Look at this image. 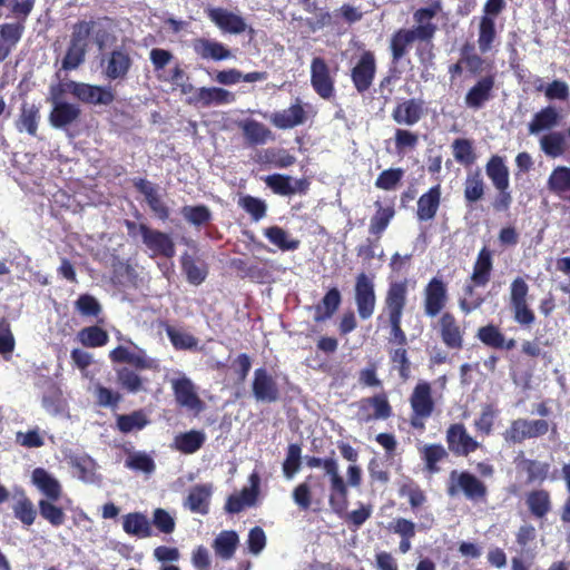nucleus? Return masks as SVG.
I'll return each instance as SVG.
<instances>
[{
    "mask_svg": "<svg viewBox=\"0 0 570 570\" xmlns=\"http://www.w3.org/2000/svg\"><path fill=\"white\" fill-rule=\"evenodd\" d=\"M311 468L322 466L330 479V504L332 509L342 513L347 509V485L340 474L338 464L334 459L322 460L312 458L307 462Z\"/></svg>",
    "mask_w": 570,
    "mask_h": 570,
    "instance_id": "nucleus-2",
    "label": "nucleus"
},
{
    "mask_svg": "<svg viewBox=\"0 0 570 570\" xmlns=\"http://www.w3.org/2000/svg\"><path fill=\"white\" fill-rule=\"evenodd\" d=\"M39 108L35 105H22L21 114L17 121L19 131L26 130L29 135L35 136L38 129Z\"/></svg>",
    "mask_w": 570,
    "mask_h": 570,
    "instance_id": "nucleus-48",
    "label": "nucleus"
},
{
    "mask_svg": "<svg viewBox=\"0 0 570 570\" xmlns=\"http://www.w3.org/2000/svg\"><path fill=\"white\" fill-rule=\"evenodd\" d=\"M252 390L254 397L259 402H275L279 395L275 380L265 368L255 370Z\"/></svg>",
    "mask_w": 570,
    "mask_h": 570,
    "instance_id": "nucleus-19",
    "label": "nucleus"
},
{
    "mask_svg": "<svg viewBox=\"0 0 570 570\" xmlns=\"http://www.w3.org/2000/svg\"><path fill=\"white\" fill-rule=\"evenodd\" d=\"M118 383L130 393H137L142 390L141 377L130 368L122 367L117 371Z\"/></svg>",
    "mask_w": 570,
    "mask_h": 570,
    "instance_id": "nucleus-61",
    "label": "nucleus"
},
{
    "mask_svg": "<svg viewBox=\"0 0 570 570\" xmlns=\"http://www.w3.org/2000/svg\"><path fill=\"white\" fill-rule=\"evenodd\" d=\"M236 96L220 87H200L187 99L189 105L199 107L223 106L233 104Z\"/></svg>",
    "mask_w": 570,
    "mask_h": 570,
    "instance_id": "nucleus-12",
    "label": "nucleus"
},
{
    "mask_svg": "<svg viewBox=\"0 0 570 570\" xmlns=\"http://www.w3.org/2000/svg\"><path fill=\"white\" fill-rule=\"evenodd\" d=\"M60 91L58 87H52L50 90L52 110L49 115V121L55 128H65L71 125L78 119L81 112L78 105L62 101Z\"/></svg>",
    "mask_w": 570,
    "mask_h": 570,
    "instance_id": "nucleus-8",
    "label": "nucleus"
},
{
    "mask_svg": "<svg viewBox=\"0 0 570 570\" xmlns=\"http://www.w3.org/2000/svg\"><path fill=\"white\" fill-rule=\"evenodd\" d=\"M32 484L45 497L42 500L59 501L63 490L59 480L42 468H37L31 474Z\"/></svg>",
    "mask_w": 570,
    "mask_h": 570,
    "instance_id": "nucleus-18",
    "label": "nucleus"
},
{
    "mask_svg": "<svg viewBox=\"0 0 570 570\" xmlns=\"http://www.w3.org/2000/svg\"><path fill=\"white\" fill-rule=\"evenodd\" d=\"M497 39L495 22L482 17L479 26L478 46L482 53L490 51Z\"/></svg>",
    "mask_w": 570,
    "mask_h": 570,
    "instance_id": "nucleus-49",
    "label": "nucleus"
},
{
    "mask_svg": "<svg viewBox=\"0 0 570 570\" xmlns=\"http://www.w3.org/2000/svg\"><path fill=\"white\" fill-rule=\"evenodd\" d=\"M238 541L235 531H222L214 540L213 548L218 557L227 560L234 556Z\"/></svg>",
    "mask_w": 570,
    "mask_h": 570,
    "instance_id": "nucleus-44",
    "label": "nucleus"
},
{
    "mask_svg": "<svg viewBox=\"0 0 570 570\" xmlns=\"http://www.w3.org/2000/svg\"><path fill=\"white\" fill-rule=\"evenodd\" d=\"M249 487H245L239 493L228 497L225 509L229 513H238L245 508L256 504L259 494L261 479L257 472H253L248 478Z\"/></svg>",
    "mask_w": 570,
    "mask_h": 570,
    "instance_id": "nucleus-11",
    "label": "nucleus"
},
{
    "mask_svg": "<svg viewBox=\"0 0 570 570\" xmlns=\"http://www.w3.org/2000/svg\"><path fill=\"white\" fill-rule=\"evenodd\" d=\"M264 236L268 242L283 252L295 250L299 246V240L293 238L288 232L279 226H271L264 229Z\"/></svg>",
    "mask_w": 570,
    "mask_h": 570,
    "instance_id": "nucleus-40",
    "label": "nucleus"
},
{
    "mask_svg": "<svg viewBox=\"0 0 570 570\" xmlns=\"http://www.w3.org/2000/svg\"><path fill=\"white\" fill-rule=\"evenodd\" d=\"M448 301L446 285L438 277H433L424 288V312L428 316H436Z\"/></svg>",
    "mask_w": 570,
    "mask_h": 570,
    "instance_id": "nucleus-15",
    "label": "nucleus"
},
{
    "mask_svg": "<svg viewBox=\"0 0 570 570\" xmlns=\"http://www.w3.org/2000/svg\"><path fill=\"white\" fill-rule=\"evenodd\" d=\"M305 120L306 112L299 101L271 116L272 124L279 129L294 128L304 124Z\"/></svg>",
    "mask_w": 570,
    "mask_h": 570,
    "instance_id": "nucleus-25",
    "label": "nucleus"
},
{
    "mask_svg": "<svg viewBox=\"0 0 570 570\" xmlns=\"http://www.w3.org/2000/svg\"><path fill=\"white\" fill-rule=\"evenodd\" d=\"M131 66L129 55L124 50H114L106 59L105 75L109 79L124 78Z\"/></svg>",
    "mask_w": 570,
    "mask_h": 570,
    "instance_id": "nucleus-31",
    "label": "nucleus"
},
{
    "mask_svg": "<svg viewBox=\"0 0 570 570\" xmlns=\"http://www.w3.org/2000/svg\"><path fill=\"white\" fill-rule=\"evenodd\" d=\"M440 333L443 343L450 348L462 345V332L453 315L445 313L440 318Z\"/></svg>",
    "mask_w": 570,
    "mask_h": 570,
    "instance_id": "nucleus-32",
    "label": "nucleus"
},
{
    "mask_svg": "<svg viewBox=\"0 0 570 570\" xmlns=\"http://www.w3.org/2000/svg\"><path fill=\"white\" fill-rule=\"evenodd\" d=\"M484 195V181L480 171L471 173L464 181V198L468 203H476Z\"/></svg>",
    "mask_w": 570,
    "mask_h": 570,
    "instance_id": "nucleus-50",
    "label": "nucleus"
},
{
    "mask_svg": "<svg viewBox=\"0 0 570 570\" xmlns=\"http://www.w3.org/2000/svg\"><path fill=\"white\" fill-rule=\"evenodd\" d=\"M527 505L535 518L546 517L551 510L550 494L546 490H534L527 494Z\"/></svg>",
    "mask_w": 570,
    "mask_h": 570,
    "instance_id": "nucleus-42",
    "label": "nucleus"
},
{
    "mask_svg": "<svg viewBox=\"0 0 570 570\" xmlns=\"http://www.w3.org/2000/svg\"><path fill=\"white\" fill-rule=\"evenodd\" d=\"M124 531L138 538H149L153 534L148 518L140 512L128 513L122 521Z\"/></svg>",
    "mask_w": 570,
    "mask_h": 570,
    "instance_id": "nucleus-35",
    "label": "nucleus"
},
{
    "mask_svg": "<svg viewBox=\"0 0 570 570\" xmlns=\"http://www.w3.org/2000/svg\"><path fill=\"white\" fill-rule=\"evenodd\" d=\"M355 303L357 313L362 320H368L376 305L375 285L373 276L361 273L355 282Z\"/></svg>",
    "mask_w": 570,
    "mask_h": 570,
    "instance_id": "nucleus-7",
    "label": "nucleus"
},
{
    "mask_svg": "<svg viewBox=\"0 0 570 570\" xmlns=\"http://www.w3.org/2000/svg\"><path fill=\"white\" fill-rule=\"evenodd\" d=\"M126 466L145 473H151L155 470L154 460L144 452H132L129 453L126 462Z\"/></svg>",
    "mask_w": 570,
    "mask_h": 570,
    "instance_id": "nucleus-59",
    "label": "nucleus"
},
{
    "mask_svg": "<svg viewBox=\"0 0 570 570\" xmlns=\"http://www.w3.org/2000/svg\"><path fill=\"white\" fill-rule=\"evenodd\" d=\"M341 303V294L337 288L330 289L322 299V303L316 306L315 321L322 322L330 318L338 308Z\"/></svg>",
    "mask_w": 570,
    "mask_h": 570,
    "instance_id": "nucleus-47",
    "label": "nucleus"
},
{
    "mask_svg": "<svg viewBox=\"0 0 570 570\" xmlns=\"http://www.w3.org/2000/svg\"><path fill=\"white\" fill-rule=\"evenodd\" d=\"M393 216V208L380 207L371 219L370 233L380 236L386 229Z\"/></svg>",
    "mask_w": 570,
    "mask_h": 570,
    "instance_id": "nucleus-63",
    "label": "nucleus"
},
{
    "mask_svg": "<svg viewBox=\"0 0 570 570\" xmlns=\"http://www.w3.org/2000/svg\"><path fill=\"white\" fill-rule=\"evenodd\" d=\"M559 114L553 107H547L537 112L529 124V132L538 135L541 131L550 130L559 124Z\"/></svg>",
    "mask_w": 570,
    "mask_h": 570,
    "instance_id": "nucleus-41",
    "label": "nucleus"
},
{
    "mask_svg": "<svg viewBox=\"0 0 570 570\" xmlns=\"http://www.w3.org/2000/svg\"><path fill=\"white\" fill-rule=\"evenodd\" d=\"M205 435L198 431H189L175 438V446L183 453H194L203 445Z\"/></svg>",
    "mask_w": 570,
    "mask_h": 570,
    "instance_id": "nucleus-52",
    "label": "nucleus"
},
{
    "mask_svg": "<svg viewBox=\"0 0 570 570\" xmlns=\"http://www.w3.org/2000/svg\"><path fill=\"white\" fill-rule=\"evenodd\" d=\"M194 52L202 59L215 61L226 60L232 57L230 50L222 42L207 38H196L191 41Z\"/></svg>",
    "mask_w": 570,
    "mask_h": 570,
    "instance_id": "nucleus-22",
    "label": "nucleus"
},
{
    "mask_svg": "<svg viewBox=\"0 0 570 570\" xmlns=\"http://www.w3.org/2000/svg\"><path fill=\"white\" fill-rule=\"evenodd\" d=\"M446 442L454 454L464 456L480 446V443L468 433L463 424H452L448 429Z\"/></svg>",
    "mask_w": 570,
    "mask_h": 570,
    "instance_id": "nucleus-17",
    "label": "nucleus"
},
{
    "mask_svg": "<svg viewBox=\"0 0 570 570\" xmlns=\"http://www.w3.org/2000/svg\"><path fill=\"white\" fill-rule=\"evenodd\" d=\"M166 332L171 344L177 350H190L197 346V338L186 331L168 327Z\"/></svg>",
    "mask_w": 570,
    "mask_h": 570,
    "instance_id": "nucleus-56",
    "label": "nucleus"
},
{
    "mask_svg": "<svg viewBox=\"0 0 570 570\" xmlns=\"http://www.w3.org/2000/svg\"><path fill=\"white\" fill-rule=\"evenodd\" d=\"M375 75V58L371 51H365L352 70V80L360 92L367 90Z\"/></svg>",
    "mask_w": 570,
    "mask_h": 570,
    "instance_id": "nucleus-20",
    "label": "nucleus"
},
{
    "mask_svg": "<svg viewBox=\"0 0 570 570\" xmlns=\"http://www.w3.org/2000/svg\"><path fill=\"white\" fill-rule=\"evenodd\" d=\"M497 415L498 410L492 404L484 405L480 416L474 422L476 431L489 435L492 432V426Z\"/></svg>",
    "mask_w": 570,
    "mask_h": 570,
    "instance_id": "nucleus-64",
    "label": "nucleus"
},
{
    "mask_svg": "<svg viewBox=\"0 0 570 570\" xmlns=\"http://www.w3.org/2000/svg\"><path fill=\"white\" fill-rule=\"evenodd\" d=\"M42 405L50 414H59L63 412L66 402L62 397V392L56 386H50L43 395Z\"/></svg>",
    "mask_w": 570,
    "mask_h": 570,
    "instance_id": "nucleus-57",
    "label": "nucleus"
},
{
    "mask_svg": "<svg viewBox=\"0 0 570 570\" xmlns=\"http://www.w3.org/2000/svg\"><path fill=\"white\" fill-rule=\"evenodd\" d=\"M212 493V484H197L190 489L184 501V507L193 513L205 515L209 511Z\"/></svg>",
    "mask_w": 570,
    "mask_h": 570,
    "instance_id": "nucleus-24",
    "label": "nucleus"
},
{
    "mask_svg": "<svg viewBox=\"0 0 570 570\" xmlns=\"http://www.w3.org/2000/svg\"><path fill=\"white\" fill-rule=\"evenodd\" d=\"M407 302V281H394L389 284L385 293L383 309L377 320H387L391 326V336L400 345L405 344L406 336L401 328L403 311Z\"/></svg>",
    "mask_w": 570,
    "mask_h": 570,
    "instance_id": "nucleus-1",
    "label": "nucleus"
},
{
    "mask_svg": "<svg viewBox=\"0 0 570 570\" xmlns=\"http://www.w3.org/2000/svg\"><path fill=\"white\" fill-rule=\"evenodd\" d=\"M424 104L420 99H405L396 105L392 112L393 120L399 125L413 126L423 116Z\"/></svg>",
    "mask_w": 570,
    "mask_h": 570,
    "instance_id": "nucleus-21",
    "label": "nucleus"
},
{
    "mask_svg": "<svg viewBox=\"0 0 570 570\" xmlns=\"http://www.w3.org/2000/svg\"><path fill=\"white\" fill-rule=\"evenodd\" d=\"M452 151L454 159L464 166L472 165L475 159V153L473 148V142L469 139L458 138L452 144Z\"/></svg>",
    "mask_w": 570,
    "mask_h": 570,
    "instance_id": "nucleus-53",
    "label": "nucleus"
},
{
    "mask_svg": "<svg viewBox=\"0 0 570 570\" xmlns=\"http://www.w3.org/2000/svg\"><path fill=\"white\" fill-rule=\"evenodd\" d=\"M403 176L404 170L402 168L386 169L379 175L375 186L383 190H393L400 184Z\"/></svg>",
    "mask_w": 570,
    "mask_h": 570,
    "instance_id": "nucleus-62",
    "label": "nucleus"
},
{
    "mask_svg": "<svg viewBox=\"0 0 570 570\" xmlns=\"http://www.w3.org/2000/svg\"><path fill=\"white\" fill-rule=\"evenodd\" d=\"M485 173L495 189H509V169L500 156H492L487 166Z\"/></svg>",
    "mask_w": 570,
    "mask_h": 570,
    "instance_id": "nucleus-36",
    "label": "nucleus"
},
{
    "mask_svg": "<svg viewBox=\"0 0 570 570\" xmlns=\"http://www.w3.org/2000/svg\"><path fill=\"white\" fill-rule=\"evenodd\" d=\"M14 517L20 520L24 525H31L37 517V511L33 507V503L26 497L24 493H21L16 503L12 507Z\"/></svg>",
    "mask_w": 570,
    "mask_h": 570,
    "instance_id": "nucleus-51",
    "label": "nucleus"
},
{
    "mask_svg": "<svg viewBox=\"0 0 570 570\" xmlns=\"http://www.w3.org/2000/svg\"><path fill=\"white\" fill-rule=\"evenodd\" d=\"M127 227L132 233L135 229H138L142 243L149 250L150 257L164 256L170 258L175 255V244L168 234H165L157 229H151L145 224H140L137 226L135 223L131 222H127Z\"/></svg>",
    "mask_w": 570,
    "mask_h": 570,
    "instance_id": "nucleus-3",
    "label": "nucleus"
},
{
    "mask_svg": "<svg viewBox=\"0 0 570 570\" xmlns=\"http://www.w3.org/2000/svg\"><path fill=\"white\" fill-rule=\"evenodd\" d=\"M421 38L411 29L402 28L391 38V51L394 61H399L409 51L410 47Z\"/></svg>",
    "mask_w": 570,
    "mask_h": 570,
    "instance_id": "nucleus-33",
    "label": "nucleus"
},
{
    "mask_svg": "<svg viewBox=\"0 0 570 570\" xmlns=\"http://www.w3.org/2000/svg\"><path fill=\"white\" fill-rule=\"evenodd\" d=\"M492 271V254L487 248L483 247L476 257V261L473 266V272L471 275V282L475 286H485L490 281V275Z\"/></svg>",
    "mask_w": 570,
    "mask_h": 570,
    "instance_id": "nucleus-34",
    "label": "nucleus"
},
{
    "mask_svg": "<svg viewBox=\"0 0 570 570\" xmlns=\"http://www.w3.org/2000/svg\"><path fill=\"white\" fill-rule=\"evenodd\" d=\"M321 480L317 476L308 475L306 480L293 490V500L295 504L303 511H306L312 505V492L315 487H321Z\"/></svg>",
    "mask_w": 570,
    "mask_h": 570,
    "instance_id": "nucleus-38",
    "label": "nucleus"
},
{
    "mask_svg": "<svg viewBox=\"0 0 570 570\" xmlns=\"http://www.w3.org/2000/svg\"><path fill=\"white\" fill-rule=\"evenodd\" d=\"M56 501L39 500L38 508L40 515L52 527H60L66 521V514L62 508L55 504Z\"/></svg>",
    "mask_w": 570,
    "mask_h": 570,
    "instance_id": "nucleus-54",
    "label": "nucleus"
},
{
    "mask_svg": "<svg viewBox=\"0 0 570 570\" xmlns=\"http://www.w3.org/2000/svg\"><path fill=\"white\" fill-rule=\"evenodd\" d=\"M548 431L549 423L546 420L518 419L503 432V439L509 443H521L525 439L544 435Z\"/></svg>",
    "mask_w": 570,
    "mask_h": 570,
    "instance_id": "nucleus-6",
    "label": "nucleus"
},
{
    "mask_svg": "<svg viewBox=\"0 0 570 570\" xmlns=\"http://www.w3.org/2000/svg\"><path fill=\"white\" fill-rule=\"evenodd\" d=\"M206 13L210 21L223 32L239 35L247 28L244 18L224 8H207Z\"/></svg>",
    "mask_w": 570,
    "mask_h": 570,
    "instance_id": "nucleus-16",
    "label": "nucleus"
},
{
    "mask_svg": "<svg viewBox=\"0 0 570 570\" xmlns=\"http://www.w3.org/2000/svg\"><path fill=\"white\" fill-rule=\"evenodd\" d=\"M75 473L78 479L86 483H98L100 475L97 472L96 462L89 456H79L73 461Z\"/></svg>",
    "mask_w": 570,
    "mask_h": 570,
    "instance_id": "nucleus-45",
    "label": "nucleus"
},
{
    "mask_svg": "<svg viewBox=\"0 0 570 570\" xmlns=\"http://www.w3.org/2000/svg\"><path fill=\"white\" fill-rule=\"evenodd\" d=\"M311 85L323 99L334 95V78L326 61L321 57L313 58L311 62Z\"/></svg>",
    "mask_w": 570,
    "mask_h": 570,
    "instance_id": "nucleus-9",
    "label": "nucleus"
},
{
    "mask_svg": "<svg viewBox=\"0 0 570 570\" xmlns=\"http://www.w3.org/2000/svg\"><path fill=\"white\" fill-rule=\"evenodd\" d=\"M147 424L148 419L142 411H135L117 417V426L122 433L142 430Z\"/></svg>",
    "mask_w": 570,
    "mask_h": 570,
    "instance_id": "nucleus-55",
    "label": "nucleus"
},
{
    "mask_svg": "<svg viewBox=\"0 0 570 570\" xmlns=\"http://www.w3.org/2000/svg\"><path fill=\"white\" fill-rule=\"evenodd\" d=\"M247 141L252 145H264L272 139V131L262 122L247 119L239 122Z\"/></svg>",
    "mask_w": 570,
    "mask_h": 570,
    "instance_id": "nucleus-39",
    "label": "nucleus"
},
{
    "mask_svg": "<svg viewBox=\"0 0 570 570\" xmlns=\"http://www.w3.org/2000/svg\"><path fill=\"white\" fill-rule=\"evenodd\" d=\"M461 493L471 501H479L485 498L487 487L475 475L453 470L449 478L448 494L456 497Z\"/></svg>",
    "mask_w": 570,
    "mask_h": 570,
    "instance_id": "nucleus-4",
    "label": "nucleus"
},
{
    "mask_svg": "<svg viewBox=\"0 0 570 570\" xmlns=\"http://www.w3.org/2000/svg\"><path fill=\"white\" fill-rule=\"evenodd\" d=\"M135 186L144 194L151 210L161 219L168 217V209L161 202L156 187L148 180L138 179Z\"/></svg>",
    "mask_w": 570,
    "mask_h": 570,
    "instance_id": "nucleus-37",
    "label": "nucleus"
},
{
    "mask_svg": "<svg viewBox=\"0 0 570 570\" xmlns=\"http://www.w3.org/2000/svg\"><path fill=\"white\" fill-rule=\"evenodd\" d=\"M154 527L164 534H170L175 531L176 519L167 510L157 508L153 512Z\"/></svg>",
    "mask_w": 570,
    "mask_h": 570,
    "instance_id": "nucleus-60",
    "label": "nucleus"
},
{
    "mask_svg": "<svg viewBox=\"0 0 570 570\" xmlns=\"http://www.w3.org/2000/svg\"><path fill=\"white\" fill-rule=\"evenodd\" d=\"M65 90L79 101L88 105L108 106L115 99V94L110 87L69 81L65 83Z\"/></svg>",
    "mask_w": 570,
    "mask_h": 570,
    "instance_id": "nucleus-5",
    "label": "nucleus"
},
{
    "mask_svg": "<svg viewBox=\"0 0 570 570\" xmlns=\"http://www.w3.org/2000/svg\"><path fill=\"white\" fill-rule=\"evenodd\" d=\"M494 87L492 76L480 79L466 94L465 104L469 108L479 109L490 100Z\"/></svg>",
    "mask_w": 570,
    "mask_h": 570,
    "instance_id": "nucleus-29",
    "label": "nucleus"
},
{
    "mask_svg": "<svg viewBox=\"0 0 570 570\" xmlns=\"http://www.w3.org/2000/svg\"><path fill=\"white\" fill-rule=\"evenodd\" d=\"M120 341L128 343L132 346V348L120 345L109 353V357L115 363H129L136 367L140 368H151L153 367V360H149L146 355V352L138 347L136 344L132 343L131 340L119 336Z\"/></svg>",
    "mask_w": 570,
    "mask_h": 570,
    "instance_id": "nucleus-14",
    "label": "nucleus"
},
{
    "mask_svg": "<svg viewBox=\"0 0 570 570\" xmlns=\"http://www.w3.org/2000/svg\"><path fill=\"white\" fill-rule=\"evenodd\" d=\"M550 193L563 200L570 202V167L557 166L552 169L547 181Z\"/></svg>",
    "mask_w": 570,
    "mask_h": 570,
    "instance_id": "nucleus-28",
    "label": "nucleus"
},
{
    "mask_svg": "<svg viewBox=\"0 0 570 570\" xmlns=\"http://www.w3.org/2000/svg\"><path fill=\"white\" fill-rule=\"evenodd\" d=\"M265 184L275 193L283 196L305 193L307 183L303 179H292L288 176L273 174L264 178Z\"/></svg>",
    "mask_w": 570,
    "mask_h": 570,
    "instance_id": "nucleus-23",
    "label": "nucleus"
},
{
    "mask_svg": "<svg viewBox=\"0 0 570 570\" xmlns=\"http://www.w3.org/2000/svg\"><path fill=\"white\" fill-rule=\"evenodd\" d=\"M441 203V187L435 185L417 199L416 216L421 222L432 220L440 207Z\"/></svg>",
    "mask_w": 570,
    "mask_h": 570,
    "instance_id": "nucleus-27",
    "label": "nucleus"
},
{
    "mask_svg": "<svg viewBox=\"0 0 570 570\" xmlns=\"http://www.w3.org/2000/svg\"><path fill=\"white\" fill-rule=\"evenodd\" d=\"M171 387L177 403L190 411L199 412L203 409V402L197 395L194 383L183 373L170 380Z\"/></svg>",
    "mask_w": 570,
    "mask_h": 570,
    "instance_id": "nucleus-10",
    "label": "nucleus"
},
{
    "mask_svg": "<svg viewBox=\"0 0 570 570\" xmlns=\"http://www.w3.org/2000/svg\"><path fill=\"white\" fill-rule=\"evenodd\" d=\"M410 404L414 414L431 416L434 410L431 385L428 382H419L410 397Z\"/></svg>",
    "mask_w": 570,
    "mask_h": 570,
    "instance_id": "nucleus-26",
    "label": "nucleus"
},
{
    "mask_svg": "<svg viewBox=\"0 0 570 570\" xmlns=\"http://www.w3.org/2000/svg\"><path fill=\"white\" fill-rule=\"evenodd\" d=\"M78 341L86 347H100L108 343V333L99 326H88L77 334Z\"/></svg>",
    "mask_w": 570,
    "mask_h": 570,
    "instance_id": "nucleus-46",
    "label": "nucleus"
},
{
    "mask_svg": "<svg viewBox=\"0 0 570 570\" xmlns=\"http://www.w3.org/2000/svg\"><path fill=\"white\" fill-rule=\"evenodd\" d=\"M422 458L430 472H436V464L446 456L445 449L440 444H428L421 449Z\"/></svg>",
    "mask_w": 570,
    "mask_h": 570,
    "instance_id": "nucleus-58",
    "label": "nucleus"
},
{
    "mask_svg": "<svg viewBox=\"0 0 570 570\" xmlns=\"http://www.w3.org/2000/svg\"><path fill=\"white\" fill-rule=\"evenodd\" d=\"M22 26L18 23H4L0 26V60H3L10 49L20 40Z\"/></svg>",
    "mask_w": 570,
    "mask_h": 570,
    "instance_id": "nucleus-43",
    "label": "nucleus"
},
{
    "mask_svg": "<svg viewBox=\"0 0 570 570\" xmlns=\"http://www.w3.org/2000/svg\"><path fill=\"white\" fill-rule=\"evenodd\" d=\"M539 145L542 153L551 158L562 157L567 149V136L562 131H548L539 138Z\"/></svg>",
    "mask_w": 570,
    "mask_h": 570,
    "instance_id": "nucleus-30",
    "label": "nucleus"
},
{
    "mask_svg": "<svg viewBox=\"0 0 570 570\" xmlns=\"http://www.w3.org/2000/svg\"><path fill=\"white\" fill-rule=\"evenodd\" d=\"M440 11L441 3L436 0L429 7L420 8L413 13L415 24L411 29L421 38V42H429L434 37L436 26L433 23V19Z\"/></svg>",
    "mask_w": 570,
    "mask_h": 570,
    "instance_id": "nucleus-13",
    "label": "nucleus"
}]
</instances>
